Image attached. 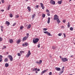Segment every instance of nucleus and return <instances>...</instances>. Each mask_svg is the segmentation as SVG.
Returning <instances> with one entry per match:
<instances>
[{"mask_svg":"<svg viewBox=\"0 0 75 75\" xmlns=\"http://www.w3.org/2000/svg\"><path fill=\"white\" fill-rule=\"evenodd\" d=\"M39 41V39L37 38H34L33 40V42L34 44H35L37 42H38Z\"/></svg>","mask_w":75,"mask_h":75,"instance_id":"1","label":"nucleus"},{"mask_svg":"<svg viewBox=\"0 0 75 75\" xmlns=\"http://www.w3.org/2000/svg\"><path fill=\"white\" fill-rule=\"evenodd\" d=\"M62 61L63 62H67V61H68V59L65 57H62Z\"/></svg>","mask_w":75,"mask_h":75,"instance_id":"2","label":"nucleus"},{"mask_svg":"<svg viewBox=\"0 0 75 75\" xmlns=\"http://www.w3.org/2000/svg\"><path fill=\"white\" fill-rule=\"evenodd\" d=\"M8 57L9 59H10L11 61H13V57L11 55H8Z\"/></svg>","mask_w":75,"mask_h":75,"instance_id":"3","label":"nucleus"},{"mask_svg":"<svg viewBox=\"0 0 75 75\" xmlns=\"http://www.w3.org/2000/svg\"><path fill=\"white\" fill-rule=\"evenodd\" d=\"M58 19V16L57 15H54V20H56Z\"/></svg>","mask_w":75,"mask_h":75,"instance_id":"4","label":"nucleus"},{"mask_svg":"<svg viewBox=\"0 0 75 75\" xmlns=\"http://www.w3.org/2000/svg\"><path fill=\"white\" fill-rule=\"evenodd\" d=\"M50 3L51 4H53V5H55V2L53 0H50Z\"/></svg>","mask_w":75,"mask_h":75,"instance_id":"5","label":"nucleus"},{"mask_svg":"<svg viewBox=\"0 0 75 75\" xmlns=\"http://www.w3.org/2000/svg\"><path fill=\"white\" fill-rule=\"evenodd\" d=\"M30 54H31V52H30V51L29 50L28 52V54L26 56V57H29Z\"/></svg>","mask_w":75,"mask_h":75,"instance_id":"6","label":"nucleus"},{"mask_svg":"<svg viewBox=\"0 0 75 75\" xmlns=\"http://www.w3.org/2000/svg\"><path fill=\"white\" fill-rule=\"evenodd\" d=\"M44 33L45 34H47L48 35H49V36H51V33H50L48 32V31H44Z\"/></svg>","mask_w":75,"mask_h":75,"instance_id":"7","label":"nucleus"},{"mask_svg":"<svg viewBox=\"0 0 75 75\" xmlns=\"http://www.w3.org/2000/svg\"><path fill=\"white\" fill-rule=\"evenodd\" d=\"M28 38V36H26L23 37L22 39V41H25Z\"/></svg>","mask_w":75,"mask_h":75,"instance_id":"8","label":"nucleus"},{"mask_svg":"<svg viewBox=\"0 0 75 75\" xmlns=\"http://www.w3.org/2000/svg\"><path fill=\"white\" fill-rule=\"evenodd\" d=\"M40 6L41 7L42 9H44V8H45V7H44V4H43L42 3H40Z\"/></svg>","mask_w":75,"mask_h":75,"instance_id":"9","label":"nucleus"},{"mask_svg":"<svg viewBox=\"0 0 75 75\" xmlns=\"http://www.w3.org/2000/svg\"><path fill=\"white\" fill-rule=\"evenodd\" d=\"M48 71V69H47L46 70H45L43 71H42V72L41 73V75H42V74H44L45 72H47V71Z\"/></svg>","mask_w":75,"mask_h":75,"instance_id":"10","label":"nucleus"},{"mask_svg":"<svg viewBox=\"0 0 75 75\" xmlns=\"http://www.w3.org/2000/svg\"><path fill=\"white\" fill-rule=\"evenodd\" d=\"M36 63L38 64V65L39 64H41L42 63V60H40L39 61V62H37Z\"/></svg>","mask_w":75,"mask_h":75,"instance_id":"11","label":"nucleus"},{"mask_svg":"<svg viewBox=\"0 0 75 75\" xmlns=\"http://www.w3.org/2000/svg\"><path fill=\"white\" fill-rule=\"evenodd\" d=\"M64 67H63L62 68V71L60 72V73L61 74H62L64 72Z\"/></svg>","mask_w":75,"mask_h":75,"instance_id":"12","label":"nucleus"},{"mask_svg":"<svg viewBox=\"0 0 75 75\" xmlns=\"http://www.w3.org/2000/svg\"><path fill=\"white\" fill-rule=\"evenodd\" d=\"M55 68L56 70H57V71H61V69L60 68L55 67Z\"/></svg>","mask_w":75,"mask_h":75,"instance_id":"13","label":"nucleus"},{"mask_svg":"<svg viewBox=\"0 0 75 75\" xmlns=\"http://www.w3.org/2000/svg\"><path fill=\"white\" fill-rule=\"evenodd\" d=\"M62 1L61 0L60 1H58L57 2V3L59 4H62Z\"/></svg>","mask_w":75,"mask_h":75,"instance_id":"14","label":"nucleus"},{"mask_svg":"<svg viewBox=\"0 0 75 75\" xmlns=\"http://www.w3.org/2000/svg\"><path fill=\"white\" fill-rule=\"evenodd\" d=\"M50 18L48 17V18L47 23L50 24Z\"/></svg>","mask_w":75,"mask_h":75,"instance_id":"15","label":"nucleus"},{"mask_svg":"<svg viewBox=\"0 0 75 75\" xmlns=\"http://www.w3.org/2000/svg\"><path fill=\"white\" fill-rule=\"evenodd\" d=\"M6 24H7L8 26L10 25V22L8 21H6L5 23Z\"/></svg>","mask_w":75,"mask_h":75,"instance_id":"16","label":"nucleus"},{"mask_svg":"<svg viewBox=\"0 0 75 75\" xmlns=\"http://www.w3.org/2000/svg\"><path fill=\"white\" fill-rule=\"evenodd\" d=\"M71 26V24H70V23L69 22H68L67 24V27L68 28H69Z\"/></svg>","mask_w":75,"mask_h":75,"instance_id":"17","label":"nucleus"},{"mask_svg":"<svg viewBox=\"0 0 75 75\" xmlns=\"http://www.w3.org/2000/svg\"><path fill=\"white\" fill-rule=\"evenodd\" d=\"M31 25L29 24L27 27V28L28 29H30L31 28Z\"/></svg>","mask_w":75,"mask_h":75,"instance_id":"18","label":"nucleus"},{"mask_svg":"<svg viewBox=\"0 0 75 75\" xmlns=\"http://www.w3.org/2000/svg\"><path fill=\"white\" fill-rule=\"evenodd\" d=\"M35 14H34L33 15H32V18H33V20H34V18L35 17Z\"/></svg>","mask_w":75,"mask_h":75,"instance_id":"19","label":"nucleus"},{"mask_svg":"<svg viewBox=\"0 0 75 75\" xmlns=\"http://www.w3.org/2000/svg\"><path fill=\"white\" fill-rule=\"evenodd\" d=\"M20 41H21L20 40H18L16 42L17 44H19L20 42Z\"/></svg>","mask_w":75,"mask_h":75,"instance_id":"20","label":"nucleus"},{"mask_svg":"<svg viewBox=\"0 0 75 75\" xmlns=\"http://www.w3.org/2000/svg\"><path fill=\"white\" fill-rule=\"evenodd\" d=\"M9 42L10 43H12L13 42V40L11 39L9 40Z\"/></svg>","mask_w":75,"mask_h":75,"instance_id":"21","label":"nucleus"},{"mask_svg":"<svg viewBox=\"0 0 75 75\" xmlns=\"http://www.w3.org/2000/svg\"><path fill=\"white\" fill-rule=\"evenodd\" d=\"M27 9L30 11H31V8H30V6H28L27 8Z\"/></svg>","mask_w":75,"mask_h":75,"instance_id":"22","label":"nucleus"},{"mask_svg":"<svg viewBox=\"0 0 75 75\" xmlns=\"http://www.w3.org/2000/svg\"><path fill=\"white\" fill-rule=\"evenodd\" d=\"M8 63H6L5 64V66L6 67H8Z\"/></svg>","mask_w":75,"mask_h":75,"instance_id":"23","label":"nucleus"},{"mask_svg":"<svg viewBox=\"0 0 75 75\" xmlns=\"http://www.w3.org/2000/svg\"><path fill=\"white\" fill-rule=\"evenodd\" d=\"M42 16L43 18H44L45 17V14H43L42 15Z\"/></svg>","mask_w":75,"mask_h":75,"instance_id":"24","label":"nucleus"},{"mask_svg":"<svg viewBox=\"0 0 75 75\" xmlns=\"http://www.w3.org/2000/svg\"><path fill=\"white\" fill-rule=\"evenodd\" d=\"M4 62H8V59L6 58L4 60Z\"/></svg>","mask_w":75,"mask_h":75,"instance_id":"25","label":"nucleus"},{"mask_svg":"<svg viewBox=\"0 0 75 75\" xmlns=\"http://www.w3.org/2000/svg\"><path fill=\"white\" fill-rule=\"evenodd\" d=\"M9 17L11 18L13 17V14L12 13H10L9 15Z\"/></svg>","mask_w":75,"mask_h":75,"instance_id":"26","label":"nucleus"},{"mask_svg":"<svg viewBox=\"0 0 75 75\" xmlns=\"http://www.w3.org/2000/svg\"><path fill=\"white\" fill-rule=\"evenodd\" d=\"M70 30L71 31H73L74 30V28H72V27H71L70 28Z\"/></svg>","mask_w":75,"mask_h":75,"instance_id":"27","label":"nucleus"},{"mask_svg":"<svg viewBox=\"0 0 75 75\" xmlns=\"http://www.w3.org/2000/svg\"><path fill=\"white\" fill-rule=\"evenodd\" d=\"M11 7V5H9L8 7V10H10V8Z\"/></svg>","mask_w":75,"mask_h":75,"instance_id":"28","label":"nucleus"},{"mask_svg":"<svg viewBox=\"0 0 75 75\" xmlns=\"http://www.w3.org/2000/svg\"><path fill=\"white\" fill-rule=\"evenodd\" d=\"M37 68H35L34 69H33V71H37Z\"/></svg>","mask_w":75,"mask_h":75,"instance_id":"29","label":"nucleus"},{"mask_svg":"<svg viewBox=\"0 0 75 75\" xmlns=\"http://www.w3.org/2000/svg\"><path fill=\"white\" fill-rule=\"evenodd\" d=\"M20 53L22 54L23 53H24V51H21L20 52Z\"/></svg>","mask_w":75,"mask_h":75,"instance_id":"30","label":"nucleus"},{"mask_svg":"<svg viewBox=\"0 0 75 75\" xmlns=\"http://www.w3.org/2000/svg\"><path fill=\"white\" fill-rule=\"evenodd\" d=\"M57 22H58V23H61V21H60V20H59V18H58V19H57Z\"/></svg>","mask_w":75,"mask_h":75,"instance_id":"31","label":"nucleus"},{"mask_svg":"<svg viewBox=\"0 0 75 75\" xmlns=\"http://www.w3.org/2000/svg\"><path fill=\"white\" fill-rule=\"evenodd\" d=\"M25 46H28V43L25 42Z\"/></svg>","mask_w":75,"mask_h":75,"instance_id":"32","label":"nucleus"},{"mask_svg":"<svg viewBox=\"0 0 75 75\" xmlns=\"http://www.w3.org/2000/svg\"><path fill=\"white\" fill-rule=\"evenodd\" d=\"M38 7H39V6L38 5H37L35 6V8H38Z\"/></svg>","mask_w":75,"mask_h":75,"instance_id":"33","label":"nucleus"},{"mask_svg":"<svg viewBox=\"0 0 75 75\" xmlns=\"http://www.w3.org/2000/svg\"><path fill=\"white\" fill-rule=\"evenodd\" d=\"M3 41V38L1 37H0V41Z\"/></svg>","mask_w":75,"mask_h":75,"instance_id":"34","label":"nucleus"},{"mask_svg":"<svg viewBox=\"0 0 75 75\" xmlns=\"http://www.w3.org/2000/svg\"><path fill=\"white\" fill-rule=\"evenodd\" d=\"M48 30L47 28H43V30L44 31H47Z\"/></svg>","mask_w":75,"mask_h":75,"instance_id":"35","label":"nucleus"},{"mask_svg":"<svg viewBox=\"0 0 75 75\" xmlns=\"http://www.w3.org/2000/svg\"><path fill=\"white\" fill-rule=\"evenodd\" d=\"M18 57H20V56H21V54H20V53H18Z\"/></svg>","mask_w":75,"mask_h":75,"instance_id":"36","label":"nucleus"},{"mask_svg":"<svg viewBox=\"0 0 75 75\" xmlns=\"http://www.w3.org/2000/svg\"><path fill=\"white\" fill-rule=\"evenodd\" d=\"M46 12L47 13H50V11L49 10H48V9H47L46 10Z\"/></svg>","mask_w":75,"mask_h":75,"instance_id":"37","label":"nucleus"},{"mask_svg":"<svg viewBox=\"0 0 75 75\" xmlns=\"http://www.w3.org/2000/svg\"><path fill=\"white\" fill-rule=\"evenodd\" d=\"M63 22L64 23H65V22H66V20H64L63 21Z\"/></svg>","mask_w":75,"mask_h":75,"instance_id":"38","label":"nucleus"},{"mask_svg":"<svg viewBox=\"0 0 75 75\" xmlns=\"http://www.w3.org/2000/svg\"><path fill=\"white\" fill-rule=\"evenodd\" d=\"M23 26H21L20 28V29H21V30H23Z\"/></svg>","mask_w":75,"mask_h":75,"instance_id":"39","label":"nucleus"},{"mask_svg":"<svg viewBox=\"0 0 75 75\" xmlns=\"http://www.w3.org/2000/svg\"><path fill=\"white\" fill-rule=\"evenodd\" d=\"M52 48L53 50H55V47H54V46H52Z\"/></svg>","mask_w":75,"mask_h":75,"instance_id":"40","label":"nucleus"},{"mask_svg":"<svg viewBox=\"0 0 75 75\" xmlns=\"http://www.w3.org/2000/svg\"><path fill=\"white\" fill-rule=\"evenodd\" d=\"M19 17V16L18 15H17L16 16V18H18Z\"/></svg>","mask_w":75,"mask_h":75,"instance_id":"41","label":"nucleus"},{"mask_svg":"<svg viewBox=\"0 0 75 75\" xmlns=\"http://www.w3.org/2000/svg\"><path fill=\"white\" fill-rule=\"evenodd\" d=\"M1 2L2 3H4V0H1Z\"/></svg>","mask_w":75,"mask_h":75,"instance_id":"42","label":"nucleus"},{"mask_svg":"<svg viewBox=\"0 0 75 75\" xmlns=\"http://www.w3.org/2000/svg\"><path fill=\"white\" fill-rule=\"evenodd\" d=\"M63 35H64V38H65L66 37V34H65V33H64Z\"/></svg>","mask_w":75,"mask_h":75,"instance_id":"43","label":"nucleus"},{"mask_svg":"<svg viewBox=\"0 0 75 75\" xmlns=\"http://www.w3.org/2000/svg\"><path fill=\"white\" fill-rule=\"evenodd\" d=\"M16 23H14L13 25V26H15V25H16Z\"/></svg>","mask_w":75,"mask_h":75,"instance_id":"44","label":"nucleus"},{"mask_svg":"<svg viewBox=\"0 0 75 75\" xmlns=\"http://www.w3.org/2000/svg\"><path fill=\"white\" fill-rule=\"evenodd\" d=\"M49 75H52V72H50L49 73Z\"/></svg>","mask_w":75,"mask_h":75,"instance_id":"45","label":"nucleus"},{"mask_svg":"<svg viewBox=\"0 0 75 75\" xmlns=\"http://www.w3.org/2000/svg\"><path fill=\"white\" fill-rule=\"evenodd\" d=\"M6 48V46H4V47L2 48V49H4V48Z\"/></svg>","mask_w":75,"mask_h":75,"instance_id":"46","label":"nucleus"},{"mask_svg":"<svg viewBox=\"0 0 75 75\" xmlns=\"http://www.w3.org/2000/svg\"><path fill=\"white\" fill-rule=\"evenodd\" d=\"M37 47H38V48H40V44H39L38 45Z\"/></svg>","mask_w":75,"mask_h":75,"instance_id":"47","label":"nucleus"},{"mask_svg":"<svg viewBox=\"0 0 75 75\" xmlns=\"http://www.w3.org/2000/svg\"><path fill=\"white\" fill-rule=\"evenodd\" d=\"M58 35L59 36H61V33H59L58 34Z\"/></svg>","mask_w":75,"mask_h":75,"instance_id":"48","label":"nucleus"},{"mask_svg":"<svg viewBox=\"0 0 75 75\" xmlns=\"http://www.w3.org/2000/svg\"><path fill=\"white\" fill-rule=\"evenodd\" d=\"M47 16H50V13H48L47 14Z\"/></svg>","mask_w":75,"mask_h":75,"instance_id":"49","label":"nucleus"},{"mask_svg":"<svg viewBox=\"0 0 75 75\" xmlns=\"http://www.w3.org/2000/svg\"><path fill=\"white\" fill-rule=\"evenodd\" d=\"M61 28H64V26H62Z\"/></svg>","mask_w":75,"mask_h":75,"instance_id":"50","label":"nucleus"},{"mask_svg":"<svg viewBox=\"0 0 75 75\" xmlns=\"http://www.w3.org/2000/svg\"><path fill=\"white\" fill-rule=\"evenodd\" d=\"M26 35L27 36V37H28V35H29V34L28 33H27Z\"/></svg>","mask_w":75,"mask_h":75,"instance_id":"51","label":"nucleus"},{"mask_svg":"<svg viewBox=\"0 0 75 75\" xmlns=\"http://www.w3.org/2000/svg\"><path fill=\"white\" fill-rule=\"evenodd\" d=\"M59 57L60 58H61V59L62 60V57H61V56H60Z\"/></svg>","mask_w":75,"mask_h":75,"instance_id":"52","label":"nucleus"},{"mask_svg":"<svg viewBox=\"0 0 75 75\" xmlns=\"http://www.w3.org/2000/svg\"><path fill=\"white\" fill-rule=\"evenodd\" d=\"M22 46L23 47H24V46H25V44H23Z\"/></svg>","mask_w":75,"mask_h":75,"instance_id":"53","label":"nucleus"},{"mask_svg":"<svg viewBox=\"0 0 75 75\" xmlns=\"http://www.w3.org/2000/svg\"><path fill=\"white\" fill-rule=\"evenodd\" d=\"M2 57H3V56H2V55H0V58H2Z\"/></svg>","mask_w":75,"mask_h":75,"instance_id":"54","label":"nucleus"},{"mask_svg":"<svg viewBox=\"0 0 75 75\" xmlns=\"http://www.w3.org/2000/svg\"><path fill=\"white\" fill-rule=\"evenodd\" d=\"M37 71H40V69H38L37 70Z\"/></svg>","mask_w":75,"mask_h":75,"instance_id":"55","label":"nucleus"},{"mask_svg":"<svg viewBox=\"0 0 75 75\" xmlns=\"http://www.w3.org/2000/svg\"><path fill=\"white\" fill-rule=\"evenodd\" d=\"M73 55H72L70 57H71V58H73Z\"/></svg>","mask_w":75,"mask_h":75,"instance_id":"56","label":"nucleus"},{"mask_svg":"<svg viewBox=\"0 0 75 75\" xmlns=\"http://www.w3.org/2000/svg\"><path fill=\"white\" fill-rule=\"evenodd\" d=\"M1 11H2V12H3V11H4V10L3 9L1 10Z\"/></svg>","mask_w":75,"mask_h":75,"instance_id":"57","label":"nucleus"},{"mask_svg":"<svg viewBox=\"0 0 75 75\" xmlns=\"http://www.w3.org/2000/svg\"><path fill=\"white\" fill-rule=\"evenodd\" d=\"M1 30L2 31V32L3 31V28H1Z\"/></svg>","mask_w":75,"mask_h":75,"instance_id":"58","label":"nucleus"},{"mask_svg":"<svg viewBox=\"0 0 75 75\" xmlns=\"http://www.w3.org/2000/svg\"><path fill=\"white\" fill-rule=\"evenodd\" d=\"M1 28H3V26H1Z\"/></svg>","mask_w":75,"mask_h":75,"instance_id":"59","label":"nucleus"},{"mask_svg":"<svg viewBox=\"0 0 75 75\" xmlns=\"http://www.w3.org/2000/svg\"><path fill=\"white\" fill-rule=\"evenodd\" d=\"M35 73H36V74H37V73H38V72H37V71H35Z\"/></svg>","mask_w":75,"mask_h":75,"instance_id":"60","label":"nucleus"},{"mask_svg":"<svg viewBox=\"0 0 75 75\" xmlns=\"http://www.w3.org/2000/svg\"><path fill=\"white\" fill-rule=\"evenodd\" d=\"M2 59H1V60H0V62H1V61H2Z\"/></svg>","mask_w":75,"mask_h":75,"instance_id":"61","label":"nucleus"},{"mask_svg":"<svg viewBox=\"0 0 75 75\" xmlns=\"http://www.w3.org/2000/svg\"><path fill=\"white\" fill-rule=\"evenodd\" d=\"M6 54H8V52H6Z\"/></svg>","mask_w":75,"mask_h":75,"instance_id":"62","label":"nucleus"},{"mask_svg":"<svg viewBox=\"0 0 75 75\" xmlns=\"http://www.w3.org/2000/svg\"><path fill=\"white\" fill-rule=\"evenodd\" d=\"M71 1V0H70L69 1Z\"/></svg>","mask_w":75,"mask_h":75,"instance_id":"63","label":"nucleus"},{"mask_svg":"<svg viewBox=\"0 0 75 75\" xmlns=\"http://www.w3.org/2000/svg\"><path fill=\"white\" fill-rule=\"evenodd\" d=\"M1 59V58H0V60Z\"/></svg>","mask_w":75,"mask_h":75,"instance_id":"64","label":"nucleus"}]
</instances>
